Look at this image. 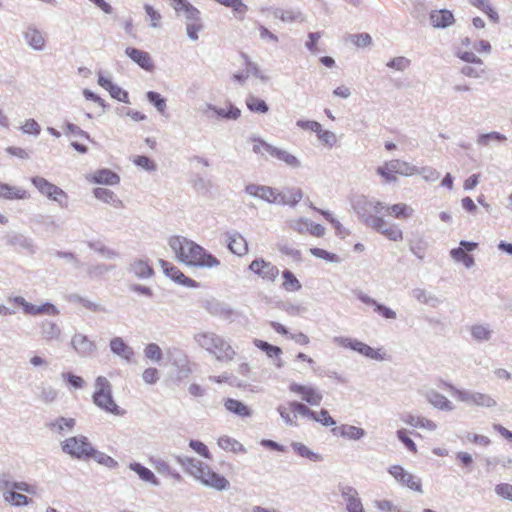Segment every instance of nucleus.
Returning <instances> with one entry per match:
<instances>
[{
	"label": "nucleus",
	"mask_w": 512,
	"mask_h": 512,
	"mask_svg": "<svg viewBox=\"0 0 512 512\" xmlns=\"http://www.w3.org/2000/svg\"><path fill=\"white\" fill-rule=\"evenodd\" d=\"M178 261L194 267L213 268L220 260L207 252L202 246L181 236H172L168 241Z\"/></svg>",
	"instance_id": "nucleus-1"
},
{
	"label": "nucleus",
	"mask_w": 512,
	"mask_h": 512,
	"mask_svg": "<svg viewBox=\"0 0 512 512\" xmlns=\"http://www.w3.org/2000/svg\"><path fill=\"white\" fill-rule=\"evenodd\" d=\"M176 461L190 476L207 488L224 491L230 486L229 481L223 475L216 473L208 464L196 458L176 456Z\"/></svg>",
	"instance_id": "nucleus-2"
},
{
	"label": "nucleus",
	"mask_w": 512,
	"mask_h": 512,
	"mask_svg": "<svg viewBox=\"0 0 512 512\" xmlns=\"http://www.w3.org/2000/svg\"><path fill=\"white\" fill-rule=\"evenodd\" d=\"M199 345L213 354L218 361L230 362L236 356L234 348L223 338L214 333H202L197 336Z\"/></svg>",
	"instance_id": "nucleus-3"
},
{
	"label": "nucleus",
	"mask_w": 512,
	"mask_h": 512,
	"mask_svg": "<svg viewBox=\"0 0 512 512\" xmlns=\"http://www.w3.org/2000/svg\"><path fill=\"white\" fill-rule=\"evenodd\" d=\"M95 391L92 395L93 402L106 413L120 415L124 411L116 404L112 396V385L104 376L95 379Z\"/></svg>",
	"instance_id": "nucleus-4"
},
{
	"label": "nucleus",
	"mask_w": 512,
	"mask_h": 512,
	"mask_svg": "<svg viewBox=\"0 0 512 512\" xmlns=\"http://www.w3.org/2000/svg\"><path fill=\"white\" fill-rule=\"evenodd\" d=\"M248 271L263 283L273 284L278 279L280 270L271 261L256 257L248 266Z\"/></svg>",
	"instance_id": "nucleus-5"
},
{
	"label": "nucleus",
	"mask_w": 512,
	"mask_h": 512,
	"mask_svg": "<svg viewBox=\"0 0 512 512\" xmlns=\"http://www.w3.org/2000/svg\"><path fill=\"white\" fill-rule=\"evenodd\" d=\"M365 223L391 241L399 242L404 238L403 232L398 225H387L386 221L382 217L368 214L365 217Z\"/></svg>",
	"instance_id": "nucleus-6"
},
{
	"label": "nucleus",
	"mask_w": 512,
	"mask_h": 512,
	"mask_svg": "<svg viewBox=\"0 0 512 512\" xmlns=\"http://www.w3.org/2000/svg\"><path fill=\"white\" fill-rule=\"evenodd\" d=\"M62 450L64 453L73 458L86 459L94 452L93 447L84 436L70 437L62 442Z\"/></svg>",
	"instance_id": "nucleus-7"
},
{
	"label": "nucleus",
	"mask_w": 512,
	"mask_h": 512,
	"mask_svg": "<svg viewBox=\"0 0 512 512\" xmlns=\"http://www.w3.org/2000/svg\"><path fill=\"white\" fill-rule=\"evenodd\" d=\"M337 342L340 346L352 349L373 360H384L386 358V353L382 348H372L369 345L356 339L339 338L337 339Z\"/></svg>",
	"instance_id": "nucleus-8"
},
{
	"label": "nucleus",
	"mask_w": 512,
	"mask_h": 512,
	"mask_svg": "<svg viewBox=\"0 0 512 512\" xmlns=\"http://www.w3.org/2000/svg\"><path fill=\"white\" fill-rule=\"evenodd\" d=\"M31 182L41 194L45 195L51 200L60 203L61 205L66 204L67 194L58 186L54 185L41 176L33 177Z\"/></svg>",
	"instance_id": "nucleus-9"
},
{
	"label": "nucleus",
	"mask_w": 512,
	"mask_h": 512,
	"mask_svg": "<svg viewBox=\"0 0 512 512\" xmlns=\"http://www.w3.org/2000/svg\"><path fill=\"white\" fill-rule=\"evenodd\" d=\"M347 512H365L358 491L351 485L339 483L337 486Z\"/></svg>",
	"instance_id": "nucleus-10"
},
{
	"label": "nucleus",
	"mask_w": 512,
	"mask_h": 512,
	"mask_svg": "<svg viewBox=\"0 0 512 512\" xmlns=\"http://www.w3.org/2000/svg\"><path fill=\"white\" fill-rule=\"evenodd\" d=\"M245 191L250 196L260 198L268 203L279 204L282 201V192L270 186L249 184Z\"/></svg>",
	"instance_id": "nucleus-11"
},
{
	"label": "nucleus",
	"mask_w": 512,
	"mask_h": 512,
	"mask_svg": "<svg viewBox=\"0 0 512 512\" xmlns=\"http://www.w3.org/2000/svg\"><path fill=\"white\" fill-rule=\"evenodd\" d=\"M9 301L17 306H20L26 315L36 316V315H40V314H49V315L58 314L57 308L51 303H44L40 306H36V305H33V304L27 302L21 296L10 297Z\"/></svg>",
	"instance_id": "nucleus-12"
},
{
	"label": "nucleus",
	"mask_w": 512,
	"mask_h": 512,
	"mask_svg": "<svg viewBox=\"0 0 512 512\" xmlns=\"http://www.w3.org/2000/svg\"><path fill=\"white\" fill-rule=\"evenodd\" d=\"M446 386L452 391V393L455 396H457L462 401H466L470 404L480 406V407H492L496 404L495 400L487 394H483V393L469 394V393L462 392V391L455 389L450 384H446Z\"/></svg>",
	"instance_id": "nucleus-13"
},
{
	"label": "nucleus",
	"mask_w": 512,
	"mask_h": 512,
	"mask_svg": "<svg viewBox=\"0 0 512 512\" xmlns=\"http://www.w3.org/2000/svg\"><path fill=\"white\" fill-rule=\"evenodd\" d=\"M160 266L163 269L164 273L175 282L186 287H199V284L195 280L187 277L178 267H176L172 263L165 260H160Z\"/></svg>",
	"instance_id": "nucleus-14"
},
{
	"label": "nucleus",
	"mask_w": 512,
	"mask_h": 512,
	"mask_svg": "<svg viewBox=\"0 0 512 512\" xmlns=\"http://www.w3.org/2000/svg\"><path fill=\"white\" fill-rule=\"evenodd\" d=\"M477 248V243L461 241L460 247L452 249L450 254L451 257L457 261L463 263L467 268H470L474 264V258L468 252L473 251Z\"/></svg>",
	"instance_id": "nucleus-15"
},
{
	"label": "nucleus",
	"mask_w": 512,
	"mask_h": 512,
	"mask_svg": "<svg viewBox=\"0 0 512 512\" xmlns=\"http://www.w3.org/2000/svg\"><path fill=\"white\" fill-rule=\"evenodd\" d=\"M86 180L93 184L117 185L120 177L109 169H99L86 176Z\"/></svg>",
	"instance_id": "nucleus-16"
},
{
	"label": "nucleus",
	"mask_w": 512,
	"mask_h": 512,
	"mask_svg": "<svg viewBox=\"0 0 512 512\" xmlns=\"http://www.w3.org/2000/svg\"><path fill=\"white\" fill-rule=\"evenodd\" d=\"M125 53L131 60H133L135 63H137L144 70H146V71L153 70L154 64H153L151 56L148 52L134 48V47H127L125 50Z\"/></svg>",
	"instance_id": "nucleus-17"
},
{
	"label": "nucleus",
	"mask_w": 512,
	"mask_h": 512,
	"mask_svg": "<svg viewBox=\"0 0 512 512\" xmlns=\"http://www.w3.org/2000/svg\"><path fill=\"white\" fill-rule=\"evenodd\" d=\"M26 43L34 50H43L46 46L44 33L34 26H28L24 32Z\"/></svg>",
	"instance_id": "nucleus-18"
},
{
	"label": "nucleus",
	"mask_w": 512,
	"mask_h": 512,
	"mask_svg": "<svg viewBox=\"0 0 512 512\" xmlns=\"http://www.w3.org/2000/svg\"><path fill=\"white\" fill-rule=\"evenodd\" d=\"M29 197V192L26 189L0 182V198L6 200H24Z\"/></svg>",
	"instance_id": "nucleus-19"
},
{
	"label": "nucleus",
	"mask_w": 512,
	"mask_h": 512,
	"mask_svg": "<svg viewBox=\"0 0 512 512\" xmlns=\"http://www.w3.org/2000/svg\"><path fill=\"white\" fill-rule=\"evenodd\" d=\"M98 84L102 88L107 90L112 98L117 99L118 101H121V102H125V103L128 102V99H129L128 93L125 90H123L122 88H120L119 86H117L116 84H114L110 79L106 78L103 75H99Z\"/></svg>",
	"instance_id": "nucleus-20"
},
{
	"label": "nucleus",
	"mask_w": 512,
	"mask_h": 512,
	"mask_svg": "<svg viewBox=\"0 0 512 512\" xmlns=\"http://www.w3.org/2000/svg\"><path fill=\"white\" fill-rule=\"evenodd\" d=\"M290 390L302 397L311 405H318L322 399L321 395L312 387L300 384H291Z\"/></svg>",
	"instance_id": "nucleus-21"
},
{
	"label": "nucleus",
	"mask_w": 512,
	"mask_h": 512,
	"mask_svg": "<svg viewBox=\"0 0 512 512\" xmlns=\"http://www.w3.org/2000/svg\"><path fill=\"white\" fill-rule=\"evenodd\" d=\"M227 244L229 250L238 256L245 255L248 252V244L244 237L239 233L228 235Z\"/></svg>",
	"instance_id": "nucleus-22"
},
{
	"label": "nucleus",
	"mask_w": 512,
	"mask_h": 512,
	"mask_svg": "<svg viewBox=\"0 0 512 512\" xmlns=\"http://www.w3.org/2000/svg\"><path fill=\"white\" fill-rule=\"evenodd\" d=\"M402 163L399 160H391L383 166L378 167L377 173L381 175L387 182L395 181L396 174L401 173Z\"/></svg>",
	"instance_id": "nucleus-23"
},
{
	"label": "nucleus",
	"mask_w": 512,
	"mask_h": 512,
	"mask_svg": "<svg viewBox=\"0 0 512 512\" xmlns=\"http://www.w3.org/2000/svg\"><path fill=\"white\" fill-rule=\"evenodd\" d=\"M430 22L434 27L444 28L454 22V16L449 10H435L430 14Z\"/></svg>",
	"instance_id": "nucleus-24"
},
{
	"label": "nucleus",
	"mask_w": 512,
	"mask_h": 512,
	"mask_svg": "<svg viewBox=\"0 0 512 512\" xmlns=\"http://www.w3.org/2000/svg\"><path fill=\"white\" fill-rule=\"evenodd\" d=\"M129 469L135 472L142 481L150 483L153 486L160 485V482L154 473L142 464L138 462H132L129 464Z\"/></svg>",
	"instance_id": "nucleus-25"
},
{
	"label": "nucleus",
	"mask_w": 512,
	"mask_h": 512,
	"mask_svg": "<svg viewBox=\"0 0 512 512\" xmlns=\"http://www.w3.org/2000/svg\"><path fill=\"white\" fill-rule=\"evenodd\" d=\"M110 348L113 353L125 358L126 360H130L134 355L133 350L120 337H115L110 341Z\"/></svg>",
	"instance_id": "nucleus-26"
},
{
	"label": "nucleus",
	"mask_w": 512,
	"mask_h": 512,
	"mask_svg": "<svg viewBox=\"0 0 512 512\" xmlns=\"http://www.w3.org/2000/svg\"><path fill=\"white\" fill-rule=\"evenodd\" d=\"M75 426L74 418H57L55 421L48 424L50 430L55 434H65L70 432Z\"/></svg>",
	"instance_id": "nucleus-27"
},
{
	"label": "nucleus",
	"mask_w": 512,
	"mask_h": 512,
	"mask_svg": "<svg viewBox=\"0 0 512 512\" xmlns=\"http://www.w3.org/2000/svg\"><path fill=\"white\" fill-rule=\"evenodd\" d=\"M217 444L225 451H231L235 454L246 453V448L239 441L227 435L219 437Z\"/></svg>",
	"instance_id": "nucleus-28"
},
{
	"label": "nucleus",
	"mask_w": 512,
	"mask_h": 512,
	"mask_svg": "<svg viewBox=\"0 0 512 512\" xmlns=\"http://www.w3.org/2000/svg\"><path fill=\"white\" fill-rule=\"evenodd\" d=\"M3 499L6 503L15 507L27 506L31 502V499L26 495L13 490L4 491Z\"/></svg>",
	"instance_id": "nucleus-29"
},
{
	"label": "nucleus",
	"mask_w": 512,
	"mask_h": 512,
	"mask_svg": "<svg viewBox=\"0 0 512 512\" xmlns=\"http://www.w3.org/2000/svg\"><path fill=\"white\" fill-rule=\"evenodd\" d=\"M282 288L287 292H297L302 285L292 271L285 269L282 272Z\"/></svg>",
	"instance_id": "nucleus-30"
},
{
	"label": "nucleus",
	"mask_w": 512,
	"mask_h": 512,
	"mask_svg": "<svg viewBox=\"0 0 512 512\" xmlns=\"http://www.w3.org/2000/svg\"><path fill=\"white\" fill-rule=\"evenodd\" d=\"M388 215L396 219H407L413 214V209L404 203L393 204L386 208Z\"/></svg>",
	"instance_id": "nucleus-31"
},
{
	"label": "nucleus",
	"mask_w": 512,
	"mask_h": 512,
	"mask_svg": "<svg viewBox=\"0 0 512 512\" xmlns=\"http://www.w3.org/2000/svg\"><path fill=\"white\" fill-rule=\"evenodd\" d=\"M303 198V192L300 188H290L282 193L281 205L296 206Z\"/></svg>",
	"instance_id": "nucleus-32"
},
{
	"label": "nucleus",
	"mask_w": 512,
	"mask_h": 512,
	"mask_svg": "<svg viewBox=\"0 0 512 512\" xmlns=\"http://www.w3.org/2000/svg\"><path fill=\"white\" fill-rule=\"evenodd\" d=\"M333 431L336 434H340L343 437H347L353 440H358L365 434V431L362 428L351 425H342L340 427L334 428Z\"/></svg>",
	"instance_id": "nucleus-33"
},
{
	"label": "nucleus",
	"mask_w": 512,
	"mask_h": 512,
	"mask_svg": "<svg viewBox=\"0 0 512 512\" xmlns=\"http://www.w3.org/2000/svg\"><path fill=\"white\" fill-rule=\"evenodd\" d=\"M176 12H183L186 18H197L199 10L186 0H171Z\"/></svg>",
	"instance_id": "nucleus-34"
},
{
	"label": "nucleus",
	"mask_w": 512,
	"mask_h": 512,
	"mask_svg": "<svg viewBox=\"0 0 512 512\" xmlns=\"http://www.w3.org/2000/svg\"><path fill=\"white\" fill-rule=\"evenodd\" d=\"M428 401L436 408L442 410H451L452 405L451 402L442 394L437 391L431 390L427 393Z\"/></svg>",
	"instance_id": "nucleus-35"
},
{
	"label": "nucleus",
	"mask_w": 512,
	"mask_h": 512,
	"mask_svg": "<svg viewBox=\"0 0 512 512\" xmlns=\"http://www.w3.org/2000/svg\"><path fill=\"white\" fill-rule=\"evenodd\" d=\"M291 446L292 448L294 449V451L301 457L303 458H307L311 461H314V462H318V461H322L323 460V457L322 455L316 453V452H313L312 450H310L306 445H304L303 443H300V442H292L291 443Z\"/></svg>",
	"instance_id": "nucleus-36"
},
{
	"label": "nucleus",
	"mask_w": 512,
	"mask_h": 512,
	"mask_svg": "<svg viewBox=\"0 0 512 512\" xmlns=\"http://www.w3.org/2000/svg\"><path fill=\"white\" fill-rule=\"evenodd\" d=\"M469 2L474 7L483 11L492 22L497 23L499 21V15L497 11L490 6L489 0H469Z\"/></svg>",
	"instance_id": "nucleus-37"
},
{
	"label": "nucleus",
	"mask_w": 512,
	"mask_h": 512,
	"mask_svg": "<svg viewBox=\"0 0 512 512\" xmlns=\"http://www.w3.org/2000/svg\"><path fill=\"white\" fill-rule=\"evenodd\" d=\"M94 196L106 203H110L115 207H122V202L115 197L114 193L106 188H96L94 189Z\"/></svg>",
	"instance_id": "nucleus-38"
},
{
	"label": "nucleus",
	"mask_w": 512,
	"mask_h": 512,
	"mask_svg": "<svg viewBox=\"0 0 512 512\" xmlns=\"http://www.w3.org/2000/svg\"><path fill=\"white\" fill-rule=\"evenodd\" d=\"M253 344L266 353V355L269 358H279L282 354V350L278 346H274L272 344H269L266 341L260 340V339H254Z\"/></svg>",
	"instance_id": "nucleus-39"
},
{
	"label": "nucleus",
	"mask_w": 512,
	"mask_h": 512,
	"mask_svg": "<svg viewBox=\"0 0 512 512\" xmlns=\"http://www.w3.org/2000/svg\"><path fill=\"white\" fill-rule=\"evenodd\" d=\"M213 111L220 117L226 119L236 120L240 117L241 111L231 103H228L225 107H215Z\"/></svg>",
	"instance_id": "nucleus-40"
},
{
	"label": "nucleus",
	"mask_w": 512,
	"mask_h": 512,
	"mask_svg": "<svg viewBox=\"0 0 512 512\" xmlns=\"http://www.w3.org/2000/svg\"><path fill=\"white\" fill-rule=\"evenodd\" d=\"M224 405L229 412L238 416H248L250 413L247 406L235 399H227Z\"/></svg>",
	"instance_id": "nucleus-41"
},
{
	"label": "nucleus",
	"mask_w": 512,
	"mask_h": 512,
	"mask_svg": "<svg viewBox=\"0 0 512 512\" xmlns=\"http://www.w3.org/2000/svg\"><path fill=\"white\" fill-rule=\"evenodd\" d=\"M270 156L285 162L289 166H297L298 165V160L294 155L290 154L289 152H287L285 150L278 149L276 147H273V150H271Z\"/></svg>",
	"instance_id": "nucleus-42"
},
{
	"label": "nucleus",
	"mask_w": 512,
	"mask_h": 512,
	"mask_svg": "<svg viewBox=\"0 0 512 512\" xmlns=\"http://www.w3.org/2000/svg\"><path fill=\"white\" fill-rule=\"evenodd\" d=\"M246 105L248 109L252 112L256 113H266L268 111V106L264 100L259 99L253 95H250L246 99Z\"/></svg>",
	"instance_id": "nucleus-43"
},
{
	"label": "nucleus",
	"mask_w": 512,
	"mask_h": 512,
	"mask_svg": "<svg viewBox=\"0 0 512 512\" xmlns=\"http://www.w3.org/2000/svg\"><path fill=\"white\" fill-rule=\"evenodd\" d=\"M409 424L425 432H433L437 425L429 418H410Z\"/></svg>",
	"instance_id": "nucleus-44"
},
{
	"label": "nucleus",
	"mask_w": 512,
	"mask_h": 512,
	"mask_svg": "<svg viewBox=\"0 0 512 512\" xmlns=\"http://www.w3.org/2000/svg\"><path fill=\"white\" fill-rule=\"evenodd\" d=\"M89 458H94L99 464H102L108 468H116L118 465L115 459L103 452H98L96 450L90 454Z\"/></svg>",
	"instance_id": "nucleus-45"
},
{
	"label": "nucleus",
	"mask_w": 512,
	"mask_h": 512,
	"mask_svg": "<svg viewBox=\"0 0 512 512\" xmlns=\"http://www.w3.org/2000/svg\"><path fill=\"white\" fill-rule=\"evenodd\" d=\"M187 19L191 21V23H189L186 28L187 34H188L189 38H191L192 40H197L198 32L201 31L203 28V25L200 22V13L198 14L197 18H187Z\"/></svg>",
	"instance_id": "nucleus-46"
},
{
	"label": "nucleus",
	"mask_w": 512,
	"mask_h": 512,
	"mask_svg": "<svg viewBox=\"0 0 512 512\" xmlns=\"http://www.w3.org/2000/svg\"><path fill=\"white\" fill-rule=\"evenodd\" d=\"M309 251L313 256L326 260L328 262L337 263L340 261V258L337 254L328 252L321 248H310Z\"/></svg>",
	"instance_id": "nucleus-47"
},
{
	"label": "nucleus",
	"mask_w": 512,
	"mask_h": 512,
	"mask_svg": "<svg viewBox=\"0 0 512 512\" xmlns=\"http://www.w3.org/2000/svg\"><path fill=\"white\" fill-rule=\"evenodd\" d=\"M349 41L358 48L367 47L372 43L371 36L368 33L350 35Z\"/></svg>",
	"instance_id": "nucleus-48"
},
{
	"label": "nucleus",
	"mask_w": 512,
	"mask_h": 512,
	"mask_svg": "<svg viewBox=\"0 0 512 512\" xmlns=\"http://www.w3.org/2000/svg\"><path fill=\"white\" fill-rule=\"evenodd\" d=\"M62 378L70 387L74 389H82L85 386V380L81 376L75 375L73 373H63Z\"/></svg>",
	"instance_id": "nucleus-49"
},
{
	"label": "nucleus",
	"mask_w": 512,
	"mask_h": 512,
	"mask_svg": "<svg viewBox=\"0 0 512 512\" xmlns=\"http://www.w3.org/2000/svg\"><path fill=\"white\" fill-rule=\"evenodd\" d=\"M144 10L150 20V25L154 28H158L161 26L162 16L159 11H157L153 6L146 4L144 6Z\"/></svg>",
	"instance_id": "nucleus-50"
},
{
	"label": "nucleus",
	"mask_w": 512,
	"mask_h": 512,
	"mask_svg": "<svg viewBox=\"0 0 512 512\" xmlns=\"http://www.w3.org/2000/svg\"><path fill=\"white\" fill-rule=\"evenodd\" d=\"M134 273L142 278L150 277L153 274V269L144 261H138L133 264Z\"/></svg>",
	"instance_id": "nucleus-51"
},
{
	"label": "nucleus",
	"mask_w": 512,
	"mask_h": 512,
	"mask_svg": "<svg viewBox=\"0 0 512 512\" xmlns=\"http://www.w3.org/2000/svg\"><path fill=\"white\" fill-rule=\"evenodd\" d=\"M253 152L256 154H268L271 155V150H273L272 145L268 144L267 142L263 141L262 139H256L253 140Z\"/></svg>",
	"instance_id": "nucleus-52"
},
{
	"label": "nucleus",
	"mask_w": 512,
	"mask_h": 512,
	"mask_svg": "<svg viewBox=\"0 0 512 512\" xmlns=\"http://www.w3.org/2000/svg\"><path fill=\"white\" fill-rule=\"evenodd\" d=\"M148 100L157 108L159 112L166 109V100L157 92L149 91L147 93Z\"/></svg>",
	"instance_id": "nucleus-53"
},
{
	"label": "nucleus",
	"mask_w": 512,
	"mask_h": 512,
	"mask_svg": "<svg viewBox=\"0 0 512 512\" xmlns=\"http://www.w3.org/2000/svg\"><path fill=\"white\" fill-rule=\"evenodd\" d=\"M189 447L191 449H193L196 453H198L199 455H201L202 457H204L205 459H211L212 456H211V453L209 451V449L207 448V446L201 442V441H198V440H191L189 442Z\"/></svg>",
	"instance_id": "nucleus-54"
},
{
	"label": "nucleus",
	"mask_w": 512,
	"mask_h": 512,
	"mask_svg": "<svg viewBox=\"0 0 512 512\" xmlns=\"http://www.w3.org/2000/svg\"><path fill=\"white\" fill-rule=\"evenodd\" d=\"M309 224L310 223L307 219L298 218V219L292 220L289 223V227H290V229H292L293 231H295L297 233L304 234V233L308 232Z\"/></svg>",
	"instance_id": "nucleus-55"
},
{
	"label": "nucleus",
	"mask_w": 512,
	"mask_h": 512,
	"mask_svg": "<svg viewBox=\"0 0 512 512\" xmlns=\"http://www.w3.org/2000/svg\"><path fill=\"white\" fill-rule=\"evenodd\" d=\"M133 163L138 167H141L147 171H153L156 169V164L147 156L139 155L133 159Z\"/></svg>",
	"instance_id": "nucleus-56"
},
{
	"label": "nucleus",
	"mask_w": 512,
	"mask_h": 512,
	"mask_svg": "<svg viewBox=\"0 0 512 512\" xmlns=\"http://www.w3.org/2000/svg\"><path fill=\"white\" fill-rule=\"evenodd\" d=\"M317 136H318V139L323 144H325L329 147H332L337 142L336 135L329 130H324L322 127H321V131L317 133Z\"/></svg>",
	"instance_id": "nucleus-57"
},
{
	"label": "nucleus",
	"mask_w": 512,
	"mask_h": 512,
	"mask_svg": "<svg viewBox=\"0 0 512 512\" xmlns=\"http://www.w3.org/2000/svg\"><path fill=\"white\" fill-rule=\"evenodd\" d=\"M145 356L154 361H160L162 358V352L160 347L155 343H150L146 346Z\"/></svg>",
	"instance_id": "nucleus-58"
},
{
	"label": "nucleus",
	"mask_w": 512,
	"mask_h": 512,
	"mask_svg": "<svg viewBox=\"0 0 512 512\" xmlns=\"http://www.w3.org/2000/svg\"><path fill=\"white\" fill-rule=\"evenodd\" d=\"M401 484L407 486L408 488L414 491L422 492L421 480L419 478H416L409 472L407 473L406 477L404 478Z\"/></svg>",
	"instance_id": "nucleus-59"
},
{
	"label": "nucleus",
	"mask_w": 512,
	"mask_h": 512,
	"mask_svg": "<svg viewBox=\"0 0 512 512\" xmlns=\"http://www.w3.org/2000/svg\"><path fill=\"white\" fill-rule=\"evenodd\" d=\"M43 334L46 340L50 341L53 339H58L60 336V329L55 323L49 322L44 327Z\"/></svg>",
	"instance_id": "nucleus-60"
},
{
	"label": "nucleus",
	"mask_w": 512,
	"mask_h": 512,
	"mask_svg": "<svg viewBox=\"0 0 512 512\" xmlns=\"http://www.w3.org/2000/svg\"><path fill=\"white\" fill-rule=\"evenodd\" d=\"M142 378L146 384H155L159 380V371L153 367L147 368L143 371Z\"/></svg>",
	"instance_id": "nucleus-61"
},
{
	"label": "nucleus",
	"mask_w": 512,
	"mask_h": 512,
	"mask_svg": "<svg viewBox=\"0 0 512 512\" xmlns=\"http://www.w3.org/2000/svg\"><path fill=\"white\" fill-rule=\"evenodd\" d=\"M398 439L406 446L408 450L411 452H416L417 448L413 440L408 436V433L404 429H400L397 431Z\"/></svg>",
	"instance_id": "nucleus-62"
},
{
	"label": "nucleus",
	"mask_w": 512,
	"mask_h": 512,
	"mask_svg": "<svg viewBox=\"0 0 512 512\" xmlns=\"http://www.w3.org/2000/svg\"><path fill=\"white\" fill-rule=\"evenodd\" d=\"M495 492L498 496L512 501V485L508 483H501L496 485Z\"/></svg>",
	"instance_id": "nucleus-63"
},
{
	"label": "nucleus",
	"mask_w": 512,
	"mask_h": 512,
	"mask_svg": "<svg viewBox=\"0 0 512 512\" xmlns=\"http://www.w3.org/2000/svg\"><path fill=\"white\" fill-rule=\"evenodd\" d=\"M21 129L24 133L31 135H38L41 131L40 125L34 119L26 120Z\"/></svg>",
	"instance_id": "nucleus-64"
}]
</instances>
